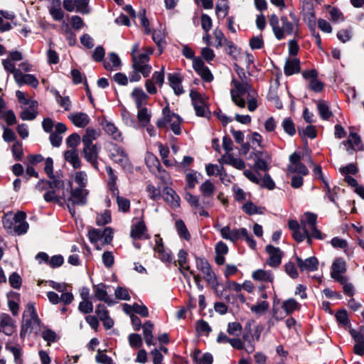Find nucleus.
<instances>
[{"instance_id": "nucleus-1", "label": "nucleus", "mask_w": 364, "mask_h": 364, "mask_svg": "<svg viewBox=\"0 0 364 364\" xmlns=\"http://www.w3.org/2000/svg\"><path fill=\"white\" fill-rule=\"evenodd\" d=\"M290 16L294 21V23L289 21L285 16H282L280 19L275 14L271 16L269 23L277 40H282L286 36L292 34L297 36L298 26L296 22L298 20L294 13H290Z\"/></svg>"}, {"instance_id": "nucleus-2", "label": "nucleus", "mask_w": 364, "mask_h": 364, "mask_svg": "<svg viewBox=\"0 0 364 364\" xmlns=\"http://www.w3.org/2000/svg\"><path fill=\"white\" fill-rule=\"evenodd\" d=\"M140 45L136 43L133 45L131 54L132 58L133 68L141 72L144 77H148L151 72V66L149 65L150 55L153 53L154 49L151 47H146L142 49L140 53Z\"/></svg>"}, {"instance_id": "nucleus-3", "label": "nucleus", "mask_w": 364, "mask_h": 364, "mask_svg": "<svg viewBox=\"0 0 364 364\" xmlns=\"http://www.w3.org/2000/svg\"><path fill=\"white\" fill-rule=\"evenodd\" d=\"M70 190L63 191L62 198L65 203L69 211L73 217L75 216L76 205H85L87 203V198L89 194L88 190L82 187L72 188L71 182H69Z\"/></svg>"}, {"instance_id": "nucleus-4", "label": "nucleus", "mask_w": 364, "mask_h": 364, "mask_svg": "<svg viewBox=\"0 0 364 364\" xmlns=\"http://www.w3.org/2000/svg\"><path fill=\"white\" fill-rule=\"evenodd\" d=\"M23 321L21 326L20 336L24 337L26 333L33 332L38 334L41 331V320L38 318L33 304H28L27 309L23 315Z\"/></svg>"}, {"instance_id": "nucleus-5", "label": "nucleus", "mask_w": 364, "mask_h": 364, "mask_svg": "<svg viewBox=\"0 0 364 364\" xmlns=\"http://www.w3.org/2000/svg\"><path fill=\"white\" fill-rule=\"evenodd\" d=\"M182 119L181 117L172 112L169 107L167 105L163 108L162 117L156 122V126L159 128L166 127L167 124L170 125V128L176 135L181 134V123Z\"/></svg>"}, {"instance_id": "nucleus-6", "label": "nucleus", "mask_w": 364, "mask_h": 364, "mask_svg": "<svg viewBox=\"0 0 364 364\" xmlns=\"http://www.w3.org/2000/svg\"><path fill=\"white\" fill-rule=\"evenodd\" d=\"M257 92L253 88L242 90L237 96L231 97L232 102L239 107L244 108L247 103L248 109L254 112L257 107Z\"/></svg>"}, {"instance_id": "nucleus-7", "label": "nucleus", "mask_w": 364, "mask_h": 364, "mask_svg": "<svg viewBox=\"0 0 364 364\" xmlns=\"http://www.w3.org/2000/svg\"><path fill=\"white\" fill-rule=\"evenodd\" d=\"M317 215L314 213L306 212L300 219V223L304 233L307 234V232H311V235L313 238L318 240H323L326 238V235L323 234L316 228Z\"/></svg>"}, {"instance_id": "nucleus-8", "label": "nucleus", "mask_w": 364, "mask_h": 364, "mask_svg": "<svg viewBox=\"0 0 364 364\" xmlns=\"http://www.w3.org/2000/svg\"><path fill=\"white\" fill-rule=\"evenodd\" d=\"M109 156L113 161L118 164L124 169L127 171L132 170V165L127 154L122 147L117 144H113L112 149L109 150Z\"/></svg>"}, {"instance_id": "nucleus-9", "label": "nucleus", "mask_w": 364, "mask_h": 364, "mask_svg": "<svg viewBox=\"0 0 364 364\" xmlns=\"http://www.w3.org/2000/svg\"><path fill=\"white\" fill-rule=\"evenodd\" d=\"M236 73L238 75L239 80L232 78L231 84L233 87L230 90L231 97L237 96V93H241L242 90L248 87V89L252 88V85L249 82V79L246 75L245 72L242 68H239L236 65Z\"/></svg>"}, {"instance_id": "nucleus-10", "label": "nucleus", "mask_w": 364, "mask_h": 364, "mask_svg": "<svg viewBox=\"0 0 364 364\" xmlns=\"http://www.w3.org/2000/svg\"><path fill=\"white\" fill-rule=\"evenodd\" d=\"M215 228L216 230L220 231V235L223 239L228 240L232 242H235L240 239L241 235L247 234V229L244 228L231 230L228 225L221 227V225L219 224H216Z\"/></svg>"}, {"instance_id": "nucleus-11", "label": "nucleus", "mask_w": 364, "mask_h": 364, "mask_svg": "<svg viewBox=\"0 0 364 364\" xmlns=\"http://www.w3.org/2000/svg\"><path fill=\"white\" fill-rule=\"evenodd\" d=\"M82 154L84 159L89 162L94 168H98L97 159L100 151V146L95 144H83Z\"/></svg>"}, {"instance_id": "nucleus-12", "label": "nucleus", "mask_w": 364, "mask_h": 364, "mask_svg": "<svg viewBox=\"0 0 364 364\" xmlns=\"http://www.w3.org/2000/svg\"><path fill=\"white\" fill-rule=\"evenodd\" d=\"M190 97L197 116L208 117L210 112L201 95L196 90H191Z\"/></svg>"}, {"instance_id": "nucleus-13", "label": "nucleus", "mask_w": 364, "mask_h": 364, "mask_svg": "<svg viewBox=\"0 0 364 364\" xmlns=\"http://www.w3.org/2000/svg\"><path fill=\"white\" fill-rule=\"evenodd\" d=\"M196 264L197 269L203 274V277L208 282L214 283L215 282V274L205 258L196 257Z\"/></svg>"}, {"instance_id": "nucleus-14", "label": "nucleus", "mask_w": 364, "mask_h": 364, "mask_svg": "<svg viewBox=\"0 0 364 364\" xmlns=\"http://www.w3.org/2000/svg\"><path fill=\"white\" fill-rule=\"evenodd\" d=\"M265 250L269 255L266 263L272 267H279L283 257L282 250L279 247H276L272 245H267Z\"/></svg>"}, {"instance_id": "nucleus-15", "label": "nucleus", "mask_w": 364, "mask_h": 364, "mask_svg": "<svg viewBox=\"0 0 364 364\" xmlns=\"http://www.w3.org/2000/svg\"><path fill=\"white\" fill-rule=\"evenodd\" d=\"M155 245L154 246V250L155 252L156 257L160 259L163 262H169L171 259L170 251L165 248L162 238L156 235L154 237Z\"/></svg>"}, {"instance_id": "nucleus-16", "label": "nucleus", "mask_w": 364, "mask_h": 364, "mask_svg": "<svg viewBox=\"0 0 364 364\" xmlns=\"http://www.w3.org/2000/svg\"><path fill=\"white\" fill-rule=\"evenodd\" d=\"M193 67L195 71L204 81L210 82L213 80V74L209 68L205 65L203 61L200 58H196L193 60Z\"/></svg>"}, {"instance_id": "nucleus-17", "label": "nucleus", "mask_w": 364, "mask_h": 364, "mask_svg": "<svg viewBox=\"0 0 364 364\" xmlns=\"http://www.w3.org/2000/svg\"><path fill=\"white\" fill-rule=\"evenodd\" d=\"M331 269V276L333 279L337 282H343L345 280L346 277L342 275L346 271V264L343 259H336L333 262Z\"/></svg>"}, {"instance_id": "nucleus-18", "label": "nucleus", "mask_w": 364, "mask_h": 364, "mask_svg": "<svg viewBox=\"0 0 364 364\" xmlns=\"http://www.w3.org/2000/svg\"><path fill=\"white\" fill-rule=\"evenodd\" d=\"M26 214L23 211H18L16 213V223L12 235H21L27 232L29 225L26 221Z\"/></svg>"}, {"instance_id": "nucleus-19", "label": "nucleus", "mask_w": 364, "mask_h": 364, "mask_svg": "<svg viewBox=\"0 0 364 364\" xmlns=\"http://www.w3.org/2000/svg\"><path fill=\"white\" fill-rule=\"evenodd\" d=\"M16 330L14 321L8 314L0 315V332L11 336Z\"/></svg>"}, {"instance_id": "nucleus-20", "label": "nucleus", "mask_w": 364, "mask_h": 364, "mask_svg": "<svg viewBox=\"0 0 364 364\" xmlns=\"http://www.w3.org/2000/svg\"><path fill=\"white\" fill-rule=\"evenodd\" d=\"M185 199L188 204L196 210L198 208H208L213 205V200H200L199 196H194L190 193H187L185 196Z\"/></svg>"}, {"instance_id": "nucleus-21", "label": "nucleus", "mask_w": 364, "mask_h": 364, "mask_svg": "<svg viewBox=\"0 0 364 364\" xmlns=\"http://www.w3.org/2000/svg\"><path fill=\"white\" fill-rule=\"evenodd\" d=\"M295 259L301 271L314 272L318 269V261L315 257H310L303 260L299 257L296 256Z\"/></svg>"}, {"instance_id": "nucleus-22", "label": "nucleus", "mask_w": 364, "mask_h": 364, "mask_svg": "<svg viewBox=\"0 0 364 364\" xmlns=\"http://www.w3.org/2000/svg\"><path fill=\"white\" fill-rule=\"evenodd\" d=\"M14 80L19 87L23 85H28L33 88H36L39 84L38 80L35 75L31 74H23L21 71L15 76Z\"/></svg>"}, {"instance_id": "nucleus-23", "label": "nucleus", "mask_w": 364, "mask_h": 364, "mask_svg": "<svg viewBox=\"0 0 364 364\" xmlns=\"http://www.w3.org/2000/svg\"><path fill=\"white\" fill-rule=\"evenodd\" d=\"M346 151L352 154L353 151L360 150L362 147L360 136L357 133H350L346 141H343Z\"/></svg>"}, {"instance_id": "nucleus-24", "label": "nucleus", "mask_w": 364, "mask_h": 364, "mask_svg": "<svg viewBox=\"0 0 364 364\" xmlns=\"http://www.w3.org/2000/svg\"><path fill=\"white\" fill-rule=\"evenodd\" d=\"M163 198L173 208H178L180 205V198L171 188H164Z\"/></svg>"}, {"instance_id": "nucleus-25", "label": "nucleus", "mask_w": 364, "mask_h": 364, "mask_svg": "<svg viewBox=\"0 0 364 364\" xmlns=\"http://www.w3.org/2000/svg\"><path fill=\"white\" fill-rule=\"evenodd\" d=\"M73 124L80 128L85 127L90 123L89 116L84 112H73L68 116Z\"/></svg>"}, {"instance_id": "nucleus-26", "label": "nucleus", "mask_w": 364, "mask_h": 364, "mask_svg": "<svg viewBox=\"0 0 364 364\" xmlns=\"http://www.w3.org/2000/svg\"><path fill=\"white\" fill-rule=\"evenodd\" d=\"M103 129L106 134H107L113 140L119 142H122L123 141L122 132L112 122H105L103 124Z\"/></svg>"}, {"instance_id": "nucleus-27", "label": "nucleus", "mask_w": 364, "mask_h": 364, "mask_svg": "<svg viewBox=\"0 0 364 364\" xmlns=\"http://www.w3.org/2000/svg\"><path fill=\"white\" fill-rule=\"evenodd\" d=\"M131 237L134 240H142L148 238L146 235V228L143 221H140L132 226Z\"/></svg>"}, {"instance_id": "nucleus-28", "label": "nucleus", "mask_w": 364, "mask_h": 364, "mask_svg": "<svg viewBox=\"0 0 364 364\" xmlns=\"http://www.w3.org/2000/svg\"><path fill=\"white\" fill-rule=\"evenodd\" d=\"M104 67L107 70H119L121 67L119 57L115 53H110L107 60L104 62Z\"/></svg>"}, {"instance_id": "nucleus-29", "label": "nucleus", "mask_w": 364, "mask_h": 364, "mask_svg": "<svg viewBox=\"0 0 364 364\" xmlns=\"http://www.w3.org/2000/svg\"><path fill=\"white\" fill-rule=\"evenodd\" d=\"M199 191L204 200H213V196L215 191V186L210 180H206L200 186Z\"/></svg>"}, {"instance_id": "nucleus-30", "label": "nucleus", "mask_w": 364, "mask_h": 364, "mask_svg": "<svg viewBox=\"0 0 364 364\" xmlns=\"http://www.w3.org/2000/svg\"><path fill=\"white\" fill-rule=\"evenodd\" d=\"M288 225L289 229L292 230V236L296 241L302 242L304 240L306 235L301 229V223H299L296 220H291L289 221Z\"/></svg>"}, {"instance_id": "nucleus-31", "label": "nucleus", "mask_w": 364, "mask_h": 364, "mask_svg": "<svg viewBox=\"0 0 364 364\" xmlns=\"http://www.w3.org/2000/svg\"><path fill=\"white\" fill-rule=\"evenodd\" d=\"M284 74L286 75H292L300 71V61L298 58L287 59L284 67Z\"/></svg>"}, {"instance_id": "nucleus-32", "label": "nucleus", "mask_w": 364, "mask_h": 364, "mask_svg": "<svg viewBox=\"0 0 364 364\" xmlns=\"http://www.w3.org/2000/svg\"><path fill=\"white\" fill-rule=\"evenodd\" d=\"M64 158L74 168H79L81 166V161L76 149L67 150L64 153Z\"/></svg>"}, {"instance_id": "nucleus-33", "label": "nucleus", "mask_w": 364, "mask_h": 364, "mask_svg": "<svg viewBox=\"0 0 364 364\" xmlns=\"http://www.w3.org/2000/svg\"><path fill=\"white\" fill-rule=\"evenodd\" d=\"M131 96L134 99L137 108L143 107L148 98L146 94L139 87L134 88L131 93Z\"/></svg>"}, {"instance_id": "nucleus-34", "label": "nucleus", "mask_w": 364, "mask_h": 364, "mask_svg": "<svg viewBox=\"0 0 364 364\" xmlns=\"http://www.w3.org/2000/svg\"><path fill=\"white\" fill-rule=\"evenodd\" d=\"M95 290V295L96 298L102 301H105L108 305L111 306L113 304V301L112 299H109V297L107 295V292L106 290V286L103 284H100L96 285L94 287Z\"/></svg>"}, {"instance_id": "nucleus-35", "label": "nucleus", "mask_w": 364, "mask_h": 364, "mask_svg": "<svg viewBox=\"0 0 364 364\" xmlns=\"http://www.w3.org/2000/svg\"><path fill=\"white\" fill-rule=\"evenodd\" d=\"M222 159L225 164L230 165L237 169L242 170L245 167V163L242 159L235 158L231 154H226L223 155Z\"/></svg>"}, {"instance_id": "nucleus-36", "label": "nucleus", "mask_w": 364, "mask_h": 364, "mask_svg": "<svg viewBox=\"0 0 364 364\" xmlns=\"http://www.w3.org/2000/svg\"><path fill=\"white\" fill-rule=\"evenodd\" d=\"M168 82L170 86L173 88L176 95H179L184 92L181 85V78L177 74H169L168 75Z\"/></svg>"}, {"instance_id": "nucleus-37", "label": "nucleus", "mask_w": 364, "mask_h": 364, "mask_svg": "<svg viewBox=\"0 0 364 364\" xmlns=\"http://www.w3.org/2000/svg\"><path fill=\"white\" fill-rule=\"evenodd\" d=\"M252 277L254 280L264 282H272L274 276L271 271L257 269L252 272Z\"/></svg>"}, {"instance_id": "nucleus-38", "label": "nucleus", "mask_w": 364, "mask_h": 364, "mask_svg": "<svg viewBox=\"0 0 364 364\" xmlns=\"http://www.w3.org/2000/svg\"><path fill=\"white\" fill-rule=\"evenodd\" d=\"M8 298L9 308L12 312L13 315L16 316L19 310L18 301L20 300V295L17 292L10 291L8 294Z\"/></svg>"}, {"instance_id": "nucleus-39", "label": "nucleus", "mask_w": 364, "mask_h": 364, "mask_svg": "<svg viewBox=\"0 0 364 364\" xmlns=\"http://www.w3.org/2000/svg\"><path fill=\"white\" fill-rule=\"evenodd\" d=\"M100 136V130L88 127L82 136L83 144H94L93 141L97 139Z\"/></svg>"}, {"instance_id": "nucleus-40", "label": "nucleus", "mask_w": 364, "mask_h": 364, "mask_svg": "<svg viewBox=\"0 0 364 364\" xmlns=\"http://www.w3.org/2000/svg\"><path fill=\"white\" fill-rule=\"evenodd\" d=\"M16 223V214L7 213L2 218V224L5 230L9 234L14 233V228Z\"/></svg>"}, {"instance_id": "nucleus-41", "label": "nucleus", "mask_w": 364, "mask_h": 364, "mask_svg": "<svg viewBox=\"0 0 364 364\" xmlns=\"http://www.w3.org/2000/svg\"><path fill=\"white\" fill-rule=\"evenodd\" d=\"M154 329V324L148 321L143 325V335L144 341L147 346L154 345L153 338L154 336L152 333Z\"/></svg>"}, {"instance_id": "nucleus-42", "label": "nucleus", "mask_w": 364, "mask_h": 364, "mask_svg": "<svg viewBox=\"0 0 364 364\" xmlns=\"http://www.w3.org/2000/svg\"><path fill=\"white\" fill-rule=\"evenodd\" d=\"M6 350L12 353L16 364L23 363L22 350L19 346L7 343L6 345Z\"/></svg>"}, {"instance_id": "nucleus-43", "label": "nucleus", "mask_w": 364, "mask_h": 364, "mask_svg": "<svg viewBox=\"0 0 364 364\" xmlns=\"http://www.w3.org/2000/svg\"><path fill=\"white\" fill-rule=\"evenodd\" d=\"M242 342L245 343V351L252 353L255 350L254 336L250 332H246L242 335Z\"/></svg>"}, {"instance_id": "nucleus-44", "label": "nucleus", "mask_w": 364, "mask_h": 364, "mask_svg": "<svg viewBox=\"0 0 364 364\" xmlns=\"http://www.w3.org/2000/svg\"><path fill=\"white\" fill-rule=\"evenodd\" d=\"M317 109L320 117L324 120H328L333 115L330 110L329 105L325 101H318L317 103Z\"/></svg>"}, {"instance_id": "nucleus-45", "label": "nucleus", "mask_w": 364, "mask_h": 364, "mask_svg": "<svg viewBox=\"0 0 364 364\" xmlns=\"http://www.w3.org/2000/svg\"><path fill=\"white\" fill-rule=\"evenodd\" d=\"M269 304L266 301H262L257 302L256 304L250 306V309L252 314L257 316H262L269 309Z\"/></svg>"}, {"instance_id": "nucleus-46", "label": "nucleus", "mask_w": 364, "mask_h": 364, "mask_svg": "<svg viewBox=\"0 0 364 364\" xmlns=\"http://www.w3.org/2000/svg\"><path fill=\"white\" fill-rule=\"evenodd\" d=\"M299 304L294 299H289L283 301L282 308L286 313V315L292 314L299 309Z\"/></svg>"}, {"instance_id": "nucleus-47", "label": "nucleus", "mask_w": 364, "mask_h": 364, "mask_svg": "<svg viewBox=\"0 0 364 364\" xmlns=\"http://www.w3.org/2000/svg\"><path fill=\"white\" fill-rule=\"evenodd\" d=\"M152 38L158 46L159 50V55L161 54L164 47L166 44L164 33L161 31H154L153 33Z\"/></svg>"}, {"instance_id": "nucleus-48", "label": "nucleus", "mask_w": 364, "mask_h": 364, "mask_svg": "<svg viewBox=\"0 0 364 364\" xmlns=\"http://www.w3.org/2000/svg\"><path fill=\"white\" fill-rule=\"evenodd\" d=\"M16 96L21 104L28 105L30 108H36L38 102L36 100L26 98L23 92L17 90L16 92Z\"/></svg>"}, {"instance_id": "nucleus-49", "label": "nucleus", "mask_w": 364, "mask_h": 364, "mask_svg": "<svg viewBox=\"0 0 364 364\" xmlns=\"http://www.w3.org/2000/svg\"><path fill=\"white\" fill-rule=\"evenodd\" d=\"M1 63L4 70L6 72L12 74L14 75V78H15V76H16L21 71L20 69L16 68L14 62L10 60L8 58L2 60Z\"/></svg>"}, {"instance_id": "nucleus-50", "label": "nucleus", "mask_w": 364, "mask_h": 364, "mask_svg": "<svg viewBox=\"0 0 364 364\" xmlns=\"http://www.w3.org/2000/svg\"><path fill=\"white\" fill-rule=\"evenodd\" d=\"M118 210L122 213H127L130 210V200L124 197L117 195L116 198Z\"/></svg>"}, {"instance_id": "nucleus-51", "label": "nucleus", "mask_w": 364, "mask_h": 364, "mask_svg": "<svg viewBox=\"0 0 364 364\" xmlns=\"http://www.w3.org/2000/svg\"><path fill=\"white\" fill-rule=\"evenodd\" d=\"M73 179L74 181L79 186L78 187L85 188V186L87 183V175L86 172L82 171L75 172L73 176Z\"/></svg>"}, {"instance_id": "nucleus-52", "label": "nucleus", "mask_w": 364, "mask_h": 364, "mask_svg": "<svg viewBox=\"0 0 364 364\" xmlns=\"http://www.w3.org/2000/svg\"><path fill=\"white\" fill-rule=\"evenodd\" d=\"M175 225L178 234L185 240H189L190 234L186 228L184 222L182 220H178L176 221Z\"/></svg>"}, {"instance_id": "nucleus-53", "label": "nucleus", "mask_w": 364, "mask_h": 364, "mask_svg": "<svg viewBox=\"0 0 364 364\" xmlns=\"http://www.w3.org/2000/svg\"><path fill=\"white\" fill-rule=\"evenodd\" d=\"M76 11L82 14H88L90 11L88 6L90 0H74Z\"/></svg>"}, {"instance_id": "nucleus-54", "label": "nucleus", "mask_w": 364, "mask_h": 364, "mask_svg": "<svg viewBox=\"0 0 364 364\" xmlns=\"http://www.w3.org/2000/svg\"><path fill=\"white\" fill-rule=\"evenodd\" d=\"M43 198L46 202H53L55 203H59L63 200L62 195H60L58 193H53L49 189H48L44 193Z\"/></svg>"}, {"instance_id": "nucleus-55", "label": "nucleus", "mask_w": 364, "mask_h": 364, "mask_svg": "<svg viewBox=\"0 0 364 364\" xmlns=\"http://www.w3.org/2000/svg\"><path fill=\"white\" fill-rule=\"evenodd\" d=\"M146 191L149 197L154 200H156L161 198V190L159 188L149 183L146 186Z\"/></svg>"}, {"instance_id": "nucleus-56", "label": "nucleus", "mask_w": 364, "mask_h": 364, "mask_svg": "<svg viewBox=\"0 0 364 364\" xmlns=\"http://www.w3.org/2000/svg\"><path fill=\"white\" fill-rule=\"evenodd\" d=\"M146 164L149 168H156L158 172L161 171V165L159 159L153 154H149L146 157Z\"/></svg>"}, {"instance_id": "nucleus-57", "label": "nucleus", "mask_w": 364, "mask_h": 364, "mask_svg": "<svg viewBox=\"0 0 364 364\" xmlns=\"http://www.w3.org/2000/svg\"><path fill=\"white\" fill-rule=\"evenodd\" d=\"M139 111L137 113V119L138 120L142 123L143 124H147L151 118V115L148 112V109L146 107L138 108Z\"/></svg>"}, {"instance_id": "nucleus-58", "label": "nucleus", "mask_w": 364, "mask_h": 364, "mask_svg": "<svg viewBox=\"0 0 364 364\" xmlns=\"http://www.w3.org/2000/svg\"><path fill=\"white\" fill-rule=\"evenodd\" d=\"M228 5L225 0L219 1L216 4L215 12L218 16L225 17L228 12Z\"/></svg>"}, {"instance_id": "nucleus-59", "label": "nucleus", "mask_w": 364, "mask_h": 364, "mask_svg": "<svg viewBox=\"0 0 364 364\" xmlns=\"http://www.w3.org/2000/svg\"><path fill=\"white\" fill-rule=\"evenodd\" d=\"M282 127L286 133L293 136L296 133L294 124L290 118H285L282 122Z\"/></svg>"}, {"instance_id": "nucleus-60", "label": "nucleus", "mask_w": 364, "mask_h": 364, "mask_svg": "<svg viewBox=\"0 0 364 364\" xmlns=\"http://www.w3.org/2000/svg\"><path fill=\"white\" fill-rule=\"evenodd\" d=\"M48 11L54 21H60L64 18L65 14L62 7L48 8Z\"/></svg>"}, {"instance_id": "nucleus-61", "label": "nucleus", "mask_w": 364, "mask_h": 364, "mask_svg": "<svg viewBox=\"0 0 364 364\" xmlns=\"http://www.w3.org/2000/svg\"><path fill=\"white\" fill-rule=\"evenodd\" d=\"M224 167L222 165H216L213 164H209L206 165L205 171L208 176H218L219 173L223 171Z\"/></svg>"}, {"instance_id": "nucleus-62", "label": "nucleus", "mask_w": 364, "mask_h": 364, "mask_svg": "<svg viewBox=\"0 0 364 364\" xmlns=\"http://www.w3.org/2000/svg\"><path fill=\"white\" fill-rule=\"evenodd\" d=\"M41 336L43 338V340L47 341L48 343L51 342H55L57 338V335L55 332L48 328H45L43 330Z\"/></svg>"}, {"instance_id": "nucleus-63", "label": "nucleus", "mask_w": 364, "mask_h": 364, "mask_svg": "<svg viewBox=\"0 0 364 364\" xmlns=\"http://www.w3.org/2000/svg\"><path fill=\"white\" fill-rule=\"evenodd\" d=\"M38 112L36 108H31V109H26L20 114V117L22 120H33L37 116Z\"/></svg>"}, {"instance_id": "nucleus-64", "label": "nucleus", "mask_w": 364, "mask_h": 364, "mask_svg": "<svg viewBox=\"0 0 364 364\" xmlns=\"http://www.w3.org/2000/svg\"><path fill=\"white\" fill-rule=\"evenodd\" d=\"M48 189L53 193H57L58 191L63 188L64 183L62 180L58 178H53L49 181Z\"/></svg>"}]
</instances>
